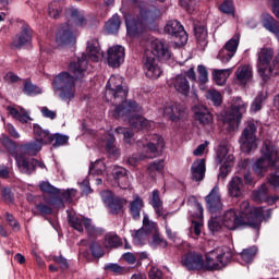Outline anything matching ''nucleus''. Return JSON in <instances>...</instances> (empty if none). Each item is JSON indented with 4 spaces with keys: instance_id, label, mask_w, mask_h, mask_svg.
I'll use <instances>...</instances> for the list:
<instances>
[{
    "instance_id": "1",
    "label": "nucleus",
    "mask_w": 279,
    "mask_h": 279,
    "mask_svg": "<svg viewBox=\"0 0 279 279\" xmlns=\"http://www.w3.org/2000/svg\"><path fill=\"white\" fill-rule=\"evenodd\" d=\"M105 97L107 101L116 106L111 111L114 119L128 121L133 130H151V122L141 116L143 108L136 104V100H126L128 89L123 87V77L110 76L106 85Z\"/></svg>"
},
{
    "instance_id": "2",
    "label": "nucleus",
    "mask_w": 279,
    "mask_h": 279,
    "mask_svg": "<svg viewBox=\"0 0 279 279\" xmlns=\"http://www.w3.org/2000/svg\"><path fill=\"white\" fill-rule=\"evenodd\" d=\"M104 56L101 48H99V40L90 39L87 41V54L83 53L77 61H73L69 65V72H61L54 77L53 88L54 93L61 101L71 102L75 98V80H82L88 70V60L99 62ZM72 73V75H71Z\"/></svg>"
},
{
    "instance_id": "3",
    "label": "nucleus",
    "mask_w": 279,
    "mask_h": 279,
    "mask_svg": "<svg viewBox=\"0 0 279 279\" xmlns=\"http://www.w3.org/2000/svg\"><path fill=\"white\" fill-rule=\"evenodd\" d=\"M150 49L145 50L143 69L148 80H158L162 75V68L158 64V59L169 60L171 58V51L169 50V44L160 39H153L150 41Z\"/></svg>"
},
{
    "instance_id": "4",
    "label": "nucleus",
    "mask_w": 279,
    "mask_h": 279,
    "mask_svg": "<svg viewBox=\"0 0 279 279\" xmlns=\"http://www.w3.org/2000/svg\"><path fill=\"white\" fill-rule=\"evenodd\" d=\"M138 20H134L132 17H126L125 20L126 33L131 38L141 36V34L145 32L147 25H151L156 23V21H160V19H162V12H160L156 7L147 8L144 2H138Z\"/></svg>"
},
{
    "instance_id": "5",
    "label": "nucleus",
    "mask_w": 279,
    "mask_h": 279,
    "mask_svg": "<svg viewBox=\"0 0 279 279\" xmlns=\"http://www.w3.org/2000/svg\"><path fill=\"white\" fill-rule=\"evenodd\" d=\"M253 220L250 217L244 218L240 216L239 213L234 209H228L222 215L221 221L222 226L227 230H236V228H254L258 230L260 223H263V209H255L252 214Z\"/></svg>"
},
{
    "instance_id": "6",
    "label": "nucleus",
    "mask_w": 279,
    "mask_h": 279,
    "mask_svg": "<svg viewBox=\"0 0 279 279\" xmlns=\"http://www.w3.org/2000/svg\"><path fill=\"white\" fill-rule=\"evenodd\" d=\"M258 130V122L254 119L246 121L245 126L240 135L239 143L242 151L250 154L257 149L258 144H256V131Z\"/></svg>"
},
{
    "instance_id": "7",
    "label": "nucleus",
    "mask_w": 279,
    "mask_h": 279,
    "mask_svg": "<svg viewBox=\"0 0 279 279\" xmlns=\"http://www.w3.org/2000/svg\"><path fill=\"white\" fill-rule=\"evenodd\" d=\"M69 223L71 228L77 232H84V228L89 236H99L101 229L93 225V220L85 218L84 216L73 215L69 217Z\"/></svg>"
},
{
    "instance_id": "8",
    "label": "nucleus",
    "mask_w": 279,
    "mask_h": 279,
    "mask_svg": "<svg viewBox=\"0 0 279 279\" xmlns=\"http://www.w3.org/2000/svg\"><path fill=\"white\" fill-rule=\"evenodd\" d=\"M101 199L109 209L110 215H121L123 213V206L128 204V201L121 196H116L110 190L100 192Z\"/></svg>"
},
{
    "instance_id": "9",
    "label": "nucleus",
    "mask_w": 279,
    "mask_h": 279,
    "mask_svg": "<svg viewBox=\"0 0 279 279\" xmlns=\"http://www.w3.org/2000/svg\"><path fill=\"white\" fill-rule=\"evenodd\" d=\"M165 32L174 38L175 45L184 46L189 43V34L184 31V26L177 20H170L165 26Z\"/></svg>"
},
{
    "instance_id": "10",
    "label": "nucleus",
    "mask_w": 279,
    "mask_h": 279,
    "mask_svg": "<svg viewBox=\"0 0 279 279\" xmlns=\"http://www.w3.org/2000/svg\"><path fill=\"white\" fill-rule=\"evenodd\" d=\"M156 232H159L158 223L149 220V216L145 214L143 218V227L132 232L133 242L135 245H143V239H145L147 234H156Z\"/></svg>"
},
{
    "instance_id": "11",
    "label": "nucleus",
    "mask_w": 279,
    "mask_h": 279,
    "mask_svg": "<svg viewBox=\"0 0 279 279\" xmlns=\"http://www.w3.org/2000/svg\"><path fill=\"white\" fill-rule=\"evenodd\" d=\"M216 162L220 165L219 178L226 179L228 178L232 162H234V155L228 151V147L220 146L217 151Z\"/></svg>"
},
{
    "instance_id": "12",
    "label": "nucleus",
    "mask_w": 279,
    "mask_h": 279,
    "mask_svg": "<svg viewBox=\"0 0 279 279\" xmlns=\"http://www.w3.org/2000/svg\"><path fill=\"white\" fill-rule=\"evenodd\" d=\"M181 265L187 271H204V256L197 252H189L182 256Z\"/></svg>"
},
{
    "instance_id": "13",
    "label": "nucleus",
    "mask_w": 279,
    "mask_h": 279,
    "mask_svg": "<svg viewBox=\"0 0 279 279\" xmlns=\"http://www.w3.org/2000/svg\"><path fill=\"white\" fill-rule=\"evenodd\" d=\"M245 112H247V102H244L241 98H236L235 105L231 107L229 113L225 118V121H228L230 125H239Z\"/></svg>"
},
{
    "instance_id": "14",
    "label": "nucleus",
    "mask_w": 279,
    "mask_h": 279,
    "mask_svg": "<svg viewBox=\"0 0 279 279\" xmlns=\"http://www.w3.org/2000/svg\"><path fill=\"white\" fill-rule=\"evenodd\" d=\"M76 35L71 29L69 23L62 24L56 34V43L59 47H64L66 45H75Z\"/></svg>"
},
{
    "instance_id": "15",
    "label": "nucleus",
    "mask_w": 279,
    "mask_h": 279,
    "mask_svg": "<svg viewBox=\"0 0 279 279\" xmlns=\"http://www.w3.org/2000/svg\"><path fill=\"white\" fill-rule=\"evenodd\" d=\"M163 117L171 119V121H182L189 117V111L184 105L174 102L167 105L162 109Z\"/></svg>"
},
{
    "instance_id": "16",
    "label": "nucleus",
    "mask_w": 279,
    "mask_h": 279,
    "mask_svg": "<svg viewBox=\"0 0 279 279\" xmlns=\"http://www.w3.org/2000/svg\"><path fill=\"white\" fill-rule=\"evenodd\" d=\"M15 162L21 173H25L26 175H32L36 171V167H38V159L21 154L15 155Z\"/></svg>"
},
{
    "instance_id": "17",
    "label": "nucleus",
    "mask_w": 279,
    "mask_h": 279,
    "mask_svg": "<svg viewBox=\"0 0 279 279\" xmlns=\"http://www.w3.org/2000/svg\"><path fill=\"white\" fill-rule=\"evenodd\" d=\"M34 31L27 23H23L21 26V32L13 38L12 47L15 49H22L25 45L32 43V36Z\"/></svg>"
},
{
    "instance_id": "18",
    "label": "nucleus",
    "mask_w": 279,
    "mask_h": 279,
    "mask_svg": "<svg viewBox=\"0 0 279 279\" xmlns=\"http://www.w3.org/2000/svg\"><path fill=\"white\" fill-rule=\"evenodd\" d=\"M125 60V48L122 46H113L108 50L107 61L109 66L117 69L123 64Z\"/></svg>"
},
{
    "instance_id": "19",
    "label": "nucleus",
    "mask_w": 279,
    "mask_h": 279,
    "mask_svg": "<svg viewBox=\"0 0 279 279\" xmlns=\"http://www.w3.org/2000/svg\"><path fill=\"white\" fill-rule=\"evenodd\" d=\"M206 206L209 213H219L223 208V203H221V194H219V186L216 185L205 197Z\"/></svg>"
},
{
    "instance_id": "20",
    "label": "nucleus",
    "mask_w": 279,
    "mask_h": 279,
    "mask_svg": "<svg viewBox=\"0 0 279 279\" xmlns=\"http://www.w3.org/2000/svg\"><path fill=\"white\" fill-rule=\"evenodd\" d=\"M236 49H239V39H230L227 41L225 47L218 53V60L222 62V64H227L229 60L234 58V53H236Z\"/></svg>"
},
{
    "instance_id": "21",
    "label": "nucleus",
    "mask_w": 279,
    "mask_h": 279,
    "mask_svg": "<svg viewBox=\"0 0 279 279\" xmlns=\"http://www.w3.org/2000/svg\"><path fill=\"white\" fill-rule=\"evenodd\" d=\"M195 121H198L201 125H210L213 123V113L206 106L198 104L192 108Z\"/></svg>"
},
{
    "instance_id": "22",
    "label": "nucleus",
    "mask_w": 279,
    "mask_h": 279,
    "mask_svg": "<svg viewBox=\"0 0 279 279\" xmlns=\"http://www.w3.org/2000/svg\"><path fill=\"white\" fill-rule=\"evenodd\" d=\"M146 149H148L150 155H146V158H156L162 154L165 149V138L160 135H153L150 142L147 143Z\"/></svg>"
},
{
    "instance_id": "23",
    "label": "nucleus",
    "mask_w": 279,
    "mask_h": 279,
    "mask_svg": "<svg viewBox=\"0 0 279 279\" xmlns=\"http://www.w3.org/2000/svg\"><path fill=\"white\" fill-rule=\"evenodd\" d=\"M170 86H173L178 93L184 96L189 95V92L191 90V84L184 74H179L171 78Z\"/></svg>"
},
{
    "instance_id": "24",
    "label": "nucleus",
    "mask_w": 279,
    "mask_h": 279,
    "mask_svg": "<svg viewBox=\"0 0 279 279\" xmlns=\"http://www.w3.org/2000/svg\"><path fill=\"white\" fill-rule=\"evenodd\" d=\"M219 269H223V266L217 259V251L207 253L203 262V271H219Z\"/></svg>"
},
{
    "instance_id": "25",
    "label": "nucleus",
    "mask_w": 279,
    "mask_h": 279,
    "mask_svg": "<svg viewBox=\"0 0 279 279\" xmlns=\"http://www.w3.org/2000/svg\"><path fill=\"white\" fill-rule=\"evenodd\" d=\"M145 208V202L137 194L133 195V201L129 204V213L134 221L141 220V211Z\"/></svg>"
},
{
    "instance_id": "26",
    "label": "nucleus",
    "mask_w": 279,
    "mask_h": 279,
    "mask_svg": "<svg viewBox=\"0 0 279 279\" xmlns=\"http://www.w3.org/2000/svg\"><path fill=\"white\" fill-rule=\"evenodd\" d=\"M260 154L263 158L276 165V160L278 159V146L266 140L262 146Z\"/></svg>"
},
{
    "instance_id": "27",
    "label": "nucleus",
    "mask_w": 279,
    "mask_h": 279,
    "mask_svg": "<svg viewBox=\"0 0 279 279\" xmlns=\"http://www.w3.org/2000/svg\"><path fill=\"white\" fill-rule=\"evenodd\" d=\"M192 180L202 182L206 177V159H198L191 167Z\"/></svg>"
},
{
    "instance_id": "28",
    "label": "nucleus",
    "mask_w": 279,
    "mask_h": 279,
    "mask_svg": "<svg viewBox=\"0 0 279 279\" xmlns=\"http://www.w3.org/2000/svg\"><path fill=\"white\" fill-rule=\"evenodd\" d=\"M262 25L267 32H270L271 34H275L277 38H279V23L278 20L271 16L269 13H263L262 14Z\"/></svg>"
},
{
    "instance_id": "29",
    "label": "nucleus",
    "mask_w": 279,
    "mask_h": 279,
    "mask_svg": "<svg viewBox=\"0 0 279 279\" xmlns=\"http://www.w3.org/2000/svg\"><path fill=\"white\" fill-rule=\"evenodd\" d=\"M43 149V143L40 140H35L20 146V155L23 156H36L38 151Z\"/></svg>"
},
{
    "instance_id": "30",
    "label": "nucleus",
    "mask_w": 279,
    "mask_h": 279,
    "mask_svg": "<svg viewBox=\"0 0 279 279\" xmlns=\"http://www.w3.org/2000/svg\"><path fill=\"white\" fill-rule=\"evenodd\" d=\"M275 166L276 163H274V161H270L265 157H259L253 165V171L259 178H264L265 173H267V169H269V167H275Z\"/></svg>"
},
{
    "instance_id": "31",
    "label": "nucleus",
    "mask_w": 279,
    "mask_h": 279,
    "mask_svg": "<svg viewBox=\"0 0 279 279\" xmlns=\"http://www.w3.org/2000/svg\"><path fill=\"white\" fill-rule=\"evenodd\" d=\"M252 77H253V72H252V66L250 65L239 66L235 71V80L242 86H245L247 82H252Z\"/></svg>"
},
{
    "instance_id": "32",
    "label": "nucleus",
    "mask_w": 279,
    "mask_h": 279,
    "mask_svg": "<svg viewBox=\"0 0 279 279\" xmlns=\"http://www.w3.org/2000/svg\"><path fill=\"white\" fill-rule=\"evenodd\" d=\"M228 193L230 197H242L243 195V179L233 177L228 184Z\"/></svg>"
},
{
    "instance_id": "33",
    "label": "nucleus",
    "mask_w": 279,
    "mask_h": 279,
    "mask_svg": "<svg viewBox=\"0 0 279 279\" xmlns=\"http://www.w3.org/2000/svg\"><path fill=\"white\" fill-rule=\"evenodd\" d=\"M150 205L153 206L158 217H162L163 219H167V217H169V214H165V209L162 208V199H160V192L158 190L153 191Z\"/></svg>"
},
{
    "instance_id": "34",
    "label": "nucleus",
    "mask_w": 279,
    "mask_h": 279,
    "mask_svg": "<svg viewBox=\"0 0 279 279\" xmlns=\"http://www.w3.org/2000/svg\"><path fill=\"white\" fill-rule=\"evenodd\" d=\"M263 210V220L265 219V209L263 207H250V202L244 201L240 204V211H236L240 217L250 218L251 221H254V210Z\"/></svg>"
},
{
    "instance_id": "35",
    "label": "nucleus",
    "mask_w": 279,
    "mask_h": 279,
    "mask_svg": "<svg viewBox=\"0 0 279 279\" xmlns=\"http://www.w3.org/2000/svg\"><path fill=\"white\" fill-rule=\"evenodd\" d=\"M8 112L13 117V119H16V121H20V123H27L28 121H32V117H29V112H27L24 108L16 109L12 106L7 107Z\"/></svg>"
},
{
    "instance_id": "36",
    "label": "nucleus",
    "mask_w": 279,
    "mask_h": 279,
    "mask_svg": "<svg viewBox=\"0 0 279 279\" xmlns=\"http://www.w3.org/2000/svg\"><path fill=\"white\" fill-rule=\"evenodd\" d=\"M106 151L109 156H113V158H119L120 151L119 147H117V138H114V134L107 133L106 135Z\"/></svg>"
},
{
    "instance_id": "37",
    "label": "nucleus",
    "mask_w": 279,
    "mask_h": 279,
    "mask_svg": "<svg viewBox=\"0 0 279 279\" xmlns=\"http://www.w3.org/2000/svg\"><path fill=\"white\" fill-rule=\"evenodd\" d=\"M149 246L153 250H158V247H161V250H166V247L169 246V242L160 234V231H157L155 234H153L151 240L149 241Z\"/></svg>"
},
{
    "instance_id": "38",
    "label": "nucleus",
    "mask_w": 279,
    "mask_h": 279,
    "mask_svg": "<svg viewBox=\"0 0 279 279\" xmlns=\"http://www.w3.org/2000/svg\"><path fill=\"white\" fill-rule=\"evenodd\" d=\"M121 27V17L119 14L112 15L111 19L105 24V31L107 34H117Z\"/></svg>"
},
{
    "instance_id": "39",
    "label": "nucleus",
    "mask_w": 279,
    "mask_h": 279,
    "mask_svg": "<svg viewBox=\"0 0 279 279\" xmlns=\"http://www.w3.org/2000/svg\"><path fill=\"white\" fill-rule=\"evenodd\" d=\"M269 197V187L267 184H262L259 189L253 192V198L258 204H263V202H267Z\"/></svg>"
},
{
    "instance_id": "40",
    "label": "nucleus",
    "mask_w": 279,
    "mask_h": 279,
    "mask_svg": "<svg viewBox=\"0 0 279 279\" xmlns=\"http://www.w3.org/2000/svg\"><path fill=\"white\" fill-rule=\"evenodd\" d=\"M64 10V2L62 1H52L48 7V14L51 19H59Z\"/></svg>"
},
{
    "instance_id": "41",
    "label": "nucleus",
    "mask_w": 279,
    "mask_h": 279,
    "mask_svg": "<svg viewBox=\"0 0 279 279\" xmlns=\"http://www.w3.org/2000/svg\"><path fill=\"white\" fill-rule=\"evenodd\" d=\"M217 252V260L220 262L222 267H226V265H228V263H230V260H232V250L228 246L222 247L221 252L219 253V251Z\"/></svg>"
},
{
    "instance_id": "42",
    "label": "nucleus",
    "mask_w": 279,
    "mask_h": 279,
    "mask_svg": "<svg viewBox=\"0 0 279 279\" xmlns=\"http://www.w3.org/2000/svg\"><path fill=\"white\" fill-rule=\"evenodd\" d=\"M266 100L267 93L259 92L251 105V112H258V110H263V105L265 104Z\"/></svg>"
},
{
    "instance_id": "43",
    "label": "nucleus",
    "mask_w": 279,
    "mask_h": 279,
    "mask_svg": "<svg viewBox=\"0 0 279 279\" xmlns=\"http://www.w3.org/2000/svg\"><path fill=\"white\" fill-rule=\"evenodd\" d=\"M213 77L218 86H223V84H226V81L230 77V70H215L213 72Z\"/></svg>"
},
{
    "instance_id": "44",
    "label": "nucleus",
    "mask_w": 279,
    "mask_h": 279,
    "mask_svg": "<svg viewBox=\"0 0 279 279\" xmlns=\"http://www.w3.org/2000/svg\"><path fill=\"white\" fill-rule=\"evenodd\" d=\"M121 238L117 233H107L105 235V247H119Z\"/></svg>"
},
{
    "instance_id": "45",
    "label": "nucleus",
    "mask_w": 279,
    "mask_h": 279,
    "mask_svg": "<svg viewBox=\"0 0 279 279\" xmlns=\"http://www.w3.org/2000/svg\"><path fill=\"white\" fill-rule=\"evenodd\" d=\"M258 252V248L256 246L250 247V248H244L241 252V258L244 260V263H252Z\"/></svg>"
},
{
    "instance_id": "46",
    "label": "nucleus",
    "mask_w": 279,
    "mask_h": 279,
    "mask_svg": "<svg viewBox=\"0 0 279 279\" xmlns=\"http://www.w3.org/2000/svg\"><path fill=\"white\" fill-rule=\"evenodd\" d=\"M24 93L25 95H28L29 97H33L34 95H40L43 93V89L40 87L32 84L29 81L24 82Z\"/></svg>"
},
{
    "instance_id": "47",
    "label": "nucleus",
    "mask_w": 279,
    "mask_h": 279,
    "mask_svg": "<svg viewBox=\"0 0 279 279\" xmlns=\"http://www.w3.org/2000/svg\"><path fill=\"white\" fill-rule=\"evenodd\" d=\"M206 99L211 101L214 106H221V93H219L217 89L207 90Z\"/></svg>"
},
{
    "instance_id": "48",
    "label": "nucleus",
    "mask_w": 279,
    "mask_h": 279,
    "mask_svg": "<svg viewBox=\"0 0 279 279\" xmlns=\"http://www.w3.org/2000/svg\"><path fill=\"white\" fill-rule=\"evenodd\" d=\"M40 191H43V193H48V195H60V189L51 185V183L47 182V181H43L39 184Z\"/></svg>"
},
{
    "instance_id": "49",
    "label": "nucleus",
    "mask_w": 279,
    "mask_h": 279,
    "mask_svg": "<svg viewBox=\"0 0 279 279\" xmlns=\"http://www.w3.org/2000/svg\"><path fill=\"white\" fill-rule=\"evenodd\" d=\"M194 34L198 43H206V39L208 38V31H206L205 26H195Z\"/></svg>"
},
{
    "instance_id": "50",
    "label": "nucleus",
    "mask_w": 279,
    "mask_h": 279,
    "mask_svg": "<svg viewBox=\"0 0 279 279\" xmlns=\"http://www.w3.org/2000/svg\"><path fill=\"white\" fill-rule=\"evenodd\" d=\"M53 141H54V143L52 144L53 147H62L69 144V136L57 133V134H53L52 142Z\"/></svg>"
},
{
    "instance_id": "51",
    "label": "nucleus",
    "mask_w": 279,
    "mask_h": 279,
    "mask_svg": "<svg viewBox=\"0 0 279 279\" xmlns=\"http://www.w3.org/2000/svg\"><path fill=\"white\" fill-rule=\"evenodd\" d=\"M89 252L94 258H101L104 257V248H101V244L97 242H92L89 245Z\"/></svg>"
},
{
    "instance_id": "52",
    "label": "nucleus",
    "mask_w": 279,
    "mask_h": 279,
    "mask_svg": "<svg viewBox=\"0 0 279 279\" xmlns=\"http://www.w3.org/2000/svg\"><path fill=\"white\" fill-rule=\"evenodd\" d=\"M179 1L181 4V8L186 10V12H189V14H193L195 12V5H197L196 0H179Z\"/></svg>"
},
{
    "instance_id": "53",
    "label": "nucleus",
    "mask_w": 279,
    "mask_h": 279,
    "mask_svg": "<svg viewBox=\"0 0 279 279\" xmlns=\"http://www.w3.org/2000/svg\"><path fill=\"white\" fill-rule=\"evenodd\" d=\"M219 10L223 14H234V2L231 0H226L222 4L219 5Z\"/></svg>"
},
{
    "instance_id": "54",
    "label": "nucleus",
    "mask_w": 279,
    "mask_h": 279,
    "mask_svg": "<svg viewBox=\"0 0 279 279\" xmlns=\"http://www.w3.org/2000/svg\"><path fill=\"white\" fill-rule=\"evenodd\" d=\"M116 134H123L124 142L129 144L132 143V138H134V132L121 126L116 129Z\"/></svg>"
},
{
    "instance_id": "55",
    "label": "nucleus",
    "mask_w": 279,
    "mask_h": 279,
    "mask_svg": "<svg viewBox=\"0 0 279 279\" xmlns=\"http://www.w3.org/2000/svg\"><path fill=\"white\" fill-rule=\"evenodd\" d=\"M72 16L76 27H85L87 21L86 17H84V15H80L77 10H74L72 12Z\"/></svg>"
},
{
    "instance_id": "56",
    "label": "nucleus",
    "mask_w": 279,
    "mask_h": 279,
    "mask_svg": "<svg viewBox=\"0 0 279 279\" xmlns=\"http://www.w3.org/2000/svg\"><path fill=\"white\" fill-rule=\"evenodd\" d=\"M129 172L130 171H128L123 167L114 166L113 169H112V177H113L114 182H117L118 180L123 178V175H125Z\"/></svg>"
},
{
    "instance_id": "57",
    "label": "nucleus",
    "mask_w": 279,
    "mask_h": 279,
    "mask_svg": "<svg viewBox=\"0 0 279 279\" xmlns=\"http://www.w3.org/2000/svg\"><path fill=\"white\" fill-rule=\"evenodd\" d=\"M116 182L118 186L123 190L130 189V184L132 183V180L130 179V172H126L125 175L121 177Z\"/></svg>"
},
{
    "instance_id": "58",
    "label": "nucleus",
    "mask_w": 279,
    "mask_h": 279,
    "mask_svg": "<svg viewBox=\"0 0 279 279\" xmlns=\"http://www.w3.org/2000/svg\"><path fill=\"white\" fill-rule=\"evenodd\" d=\"M197 72H198V82L201 84H206V82H208V70L206 69V66L198 65Z\"/></svg>"
},
{
    "instance_id": "59",
    "label": "nucleus",
    "mask_w": 279,
    "mask_h": 279,
    "mask_svg": "<svg viewBox=\"0 0 279 279\" xmlns=\"http://www.w3.org/2000/svg\"><path fill=\"white\" fill-rule=\"evenodd\" d=\"M75 195H77V190L75 189H68L61 193L62 199H64V202H68L69 204L73 202V197H75Z\"/></svg>"
},
{
    "instance_id": "60",
    "label": "nucleus",
    "mask_w": 279,
    "mask_h": 279,
    "mask_svg": "<svg viewBox=\"0 0 279 279\" xmlns=\"http://www.w3.org/2000/svg\"><path fill=\"white\" fill-rule=\"evenodd\" d=\"M36 140L39 141L41 145H51V143H53V135L46 130L41 135H39V138Z\"/></svg>"
},
{
    "instance_id": "61",
    "label": "nucleus",
    "mask_w": 279,
    "mask_h": 279,
    "mask_svg": "<svg viewBox=\"0 0 279 279\" xmlns=\"http://www.w3.org/2000/svg\"><path fill=\"white\" fill-rule=\"evenodd\" d=\"M36 140L39 141L41 145H51V143H53V135L46 130L41 135H39V138Z\"/></svg>"
},
{
    "instance_id": "62",
    "label": "nucleus",
    "mask_w": 279,
    "mask_h": 279,
    "mask_svg": "<svg viewBox=\"0 0 279 279\" xmlns=\"http://www.w3.org/2000/svg\"><path fill=\"white\" fill-rule=\"evenodd\" d=\"M190 213L193 219H202L204 217V207H202V204L196 203Z\"/></svg>"
},
{
    "instance_id": "63",
    "label": "nucleus",
    "mask_w": 279,
    "mask_h": 279,
    "mask_svg": "<svg viewBox=\"0 0 279 279\" xmlns=\"http://www.w3.org/2000/svg\"><path fill=\"white\" fill-rule=\"evenodd\" d=\"M161 169H165L163 160L153 161L148 165L149 173H156V171H160Z\"/></svg>"
},
{
    "instance_id": "64",
    "label": "nucleus",
    "mask_w": 279,
    "mask_h": 279,
    "mask_svg": "<svg viewBox=\"0 0 279 279\" xmlns=\"http://www.w3.org/2000/svg\"><path fill=\"white\" fill-rule=\"evenodd\" d=\"M2 145L8 149V151H16V142L8 136L3 137Z\"/></svg>"
}]
</instances>
